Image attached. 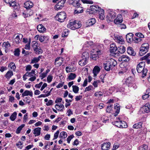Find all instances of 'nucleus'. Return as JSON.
<instances>
[{
  "label": "nucleus",
  "instance_id": "nucleus-1",
  "mask_svg": "<svg viewBox=\"0 0 150 150\" xmlns=\"http://www.w3.org/2000/svg\"><path fill=\"white\" fill-rule=\"evenodd\" d=\"M117 64V62L116 60L112 59H110L105 62L103 65L106 71H109L110 70H112Z\"/></svg>",
  "mask_w": 150,
  "mask_h": 150
},
{
  "label": "nucleus",
  "instance_id": "nucleus-2",
  "mask_svg": "<svg viewBox=\"0 0 150 150\" xmlns=\"http://www.w3.org/2000/svg\"><path fill=\"white\" fill-rule=\"evenodd\" d=\"M145 65V62H141L137 65V70L138 73L142 72V78L144 77L146 75L148 70L146 69H144V67Z\"/></svg>",
  "mask_w": 150,
  "mask_h": 150
},
{
  "label": "nucleus",
  "instance_id": "nucleus-3",
  "mask_svg": "<svg viewBox=\"0 0 150 150\" xmlns=\"http://www.w3.org/2000/svg\"><path fill=\"white\" fill-rule=\"evenodd\" d=\"M81 26V22L79 21L75 20L71 21H70L67 25V27L69 28L72 30H75L80 28Z\"/></svg>",
  "mask_w": 150,
  "mask_h": 150
},
{
  "label": "nucleus",
  "instance_id": "nucleus-4",
  "mask_svg": "<svg viewBox=\"0 0 150 150\" xmlns=\"http://www.w3.org/2000/svg\"><path fill=\"white\" fill-rule=\"evenodd\" d=\"M149 45L148 43H144L142 44L140 48L139 52V55L142 56L144 54L146 53L148 51L149 49Z\"/></svg>",
  "mask_w": 150,
  "mask_h": 150
},
{
  "label": "nucleus",
  "instance_id": "nucleus-5",
  "mask_svg": "<svg viewBox=\"0 0 150 150\" xmlns=\"http://www.w3.org/2000/svg\"><path fill=\"white\" fill-rule=\"evenodd\" d=\"M116 16V14L115 12L111 9L109 10L107 17V22L109 23L112 21Z\"/></svg>",
  "mask_w": 150,
  "mask_h": 150
},
{
  "label": "nucleus",
  "instance_id": "nucleus-6",
  "mask_svg": "<svg viewBox=\"0 0 150 150\" xmlns=\"http://www.w3.org/2000/svg\"><path fill=\"white\" fill-rule=\"evenodd\" d=\"M55 18L59 21L62 22L66 18V14L64 11L60 12L57 14Z\"/></svg>",
  "mask_w": 150,
  "mask_h": 150
},
{
  "label": "nucleus",
  "instance_id": "nucleus-7",
  "mask_svg": "<svg viewBox=\"0 0 150 150\" xmlns=\"http://www.w3.org/2000/svg\"><path fill=\"white\" fill-rule=\"evenodd\" d=\"M66 0H62L59 2L55 6L54 8L57 11L62 9L64 6V4Z\"/></svg>",
  "mask_w": 150,
  "mask_h": 150
},
{
  "label": "nucleus",
  "instance_id": "nucleus-8",
  "mask_svg": "<svg viewBox=\"0 0 150 150\" xmlns=\"http://www.w3.org/2000/svg\"><path fill=\"white\" fill-rule=\"evenodd\" d=\"M141 109L143 113L146 112L147 113L150 111V105L148 103H146Z\"/></svg>",
  "mask_w": 150,
  "mask_h": 150
},
{
  "label": "nucleus",
  "instance_id": "nucleus-9",
  "mask_svg": "<svg viewBox=\"0 0 150 150\" xmlns=\"http://www.w3.org/2000/svg\"><path fill=\"white\" fill-rule=\"evenodd\" d=\"M123 21L122 16L121 14L118 15L115 19L114 20V22L116 24H118L121 23Z\"/></svg>",
  "mask_w": 150,
  "mask_h": 150
},
{
  "label": "nucleus",
  "instance_id": "nucleus-10",
  "mask_svg": "<svg viewBox=\"0 0 150 150\" xmlns=\"http://www.w3.org/2000/svg\"><path fill=\"white\" fill-rule=\"evenodd\" d=\"M33 6V3L30 1H28L24 4V6L27 9H29L32 8Z\"/></svg>",
  "mask_w": 150,
  "mask_h": 150
},
{
  "label": "nucleus",
  "instance_id": "nucleus-11",
  "mask_svg": "<svg viewBox=\"0 0 150 150\" xmlns=\"http://www.w3.org/2000/svg\"><path fill=\"white\" fill-rule=\"evenodd\" d=\"M133 34L132 33H128L126 35V38L128 42L130 43L133 40Z\"/></svg>",
  "mask_w": 150,
  "mask_h": 150
},
{
  "label": "nucleus",
  "instance_id": "nucleus-12",
  "mask_svg": "<svg viewBox=\"0 0 150 150\" xmlns=\"http://www.w3.org/2000/svg\"><path fill=\"white\" fill-rule=\"evenodd\" d=\"M130 59V58L128 56L125 55H122L119 59L120 61L124 62H128Z\"/></svg>",
  "mask_w": 150,
  "mask_h": 150
},
{
  "label": "nucleus",
  "instance_id": "nucleus-13",
  "mask_svg": "<svg viewBox=\"0 0 150 150\" xmlns=\"http://www.w3.org/2000/svg\"><path fill=\"white\" fill-rule=\"evenodd\" d=\"M110 143L109 142L107 143H103L101 146L102 150H108L109 149Z\"/></svg>",
  "mask_w": 150,
  "mask_h": 150
},
{
  "label": "nucleus",
  "instance_id": "nucleus-14",
  "mask_svg": "<svg viewBox=\"0 0 150 150\" xmlns=\"http://www.w3.org/2000/svg\"><path fill=\"white\" fill-rule=\"evenodd\" d=\"M100 67L98 66H96L94 67L93 70L94 77H95L97 75V74L100 71Z\"/></svg>",
  "mask_w": 150,
  "mask_h": 150
},
{
  "label": "nucleus",
  "instance_id": "nucleus-15",
  "mask_svg": "<svg viewBox=\"0 0 150 150\" xmlns=\"http://www.w3.org/2000/svg\"><path fill=\"white\" fill-rule=\"evenodd\" d=\"M110 51L111 53H113L117 50V48L115 43L111 44L110 45Z\"/></svg>",
  "mask_w": 150,
  "mask_h": 150
},
{
  "label": "nucleus",
  "instance_id": "nucleus-16",
  "mask_svg": "<svg viewBox=\"0 0 150 150\" xmlns=\"http://www.w3.org/2000/svg\"><path fill=\"white\" fill-rule=\"evenodd\" d=\"M30 96L32 97L33 96V93L31 91H28L26 90L22 94V96L23 97L26 96Z\"/></svg>",
  "mask_w": 150,
  "mask_h": 150
},
{
  "label": "nucleus",
  "instance_id": "nucleus-17",
  "mask_svg": "<svg viewBox=\"0 0 150 150\" xmlns=\"http://www.w3.org/2000/svg\"><path fill=\"white\" fill-rule=\"evenodd\" d=\"M127 53L132 56H135L136 53L134 52L133 49L132 47H128L127 51Z\"/></svg>",
  "mask_w": 150,
  "mask_h": 150
},
{
  "label": "nucleus",
  "instance_id": "nucleus-18",
  "mask_svg": "<svg viewBox=\"0 0 150 150\" xmlns=\"http://www.w3.org/2000/svg\"><path fill=\"white\" fill-rule=\"evenodd\" d=\"M37 28L39 32L40 33H43L46 30L45 28L42 24L38 25Z\"/></svg>",
  "mask_w": 150,
  "mask_h": 150
},
{
  "label": "nucleus",
  "instance_id": "nucleus-19",
  "mask_svg": "<svg viewBox=\"0 0 150 150\" xmlns=\"http://www.w3.org/2000/svg\"><path fill=\"white\" fill-rule=\"evenodd\" d=\"M88 60L81 57L79 62V64L81 66H83L87 64Z\"/></svg>",
  "mask_w": 150,
  "mask_h": 150
},
{
  "label": "nucleus",
  "instance_id": "nucleus-20",
  "mask_svg": "<svg viewBox=\"0 0 150 150\" xmlns=\"http://www.w3.org/2000/svg\"><path fill=\"white\" fill-rule=\"evenodd\" d=\"M55 108L58 110H59L61 111H63V109L64 108V105L62 104H60L59 105L57 104L55 105Z\"/></svg>",
  "mask_w": 150,
  "mask_h": 150
},
{
  "label": "nucleus",
  "instance_id": "nucleus-21",
  "mask_svg": "<svg viewBox=\"0 0 150 150\" xmlns=\"http://www.w3.org/2000/svg\"><path fill=\"white\" fill-rule=\"evenodd\" d=\"M41 129V128L38 127L35 128L34 129L33 134L35 135V136H38L40 135Z\"/></svg>",
  "mask_w": 150,
  "mask_h": 150
},
{
  "label": "nucleus",
  "instance_id": "nucleus-22",
  "mask_svg": "<svg viewBox=\"0 0 150 150\" xmlns=\"http://www.w3.org/2000/svg\"><path fill=\"white\" fill-rule=\"evenodd\" d=\"M98 13L99 14V18L101 20H103L104 18V11L102 9H100L99 11L98 12Z\"/></svg>",
  "mask_w": 150,
  "mask_h": 150
},
{
  "label": "nucleus",
  "instance_id": "nucleus-23",
  "mask_svg": "<svg viewBox=\"0 0 150 150\" xmlns=\"http://www.w3.org/2000/svg\"><path fill=\"white\" fill-rule=\"evenodd\" d=\"M83 11V8L79 6L75 8L74 13L76 14H78L80 13H82Z\"/></svg>",
  "mask_w": 150,
  "mask_h": 150
},
{
  "label": "nucleus",
  "instance_id": "nucleus-24",
  "mask_svg": "<svg viewBox=\"0 0 150 150\" xmlns=\"http://www.w3.org/2000/svg\"><path fill=\"white\" fill-rule=\"evenodd\" d=\"M69 3L71 4L75 7L79 6H80L81 4L79 3V1H75L74 0H69Z\"/></svg>",
  "mask_w": 150,
  "mask_h": 150
},
{
  "label": "nucleus",
  "instance_id": "nucleus-25",
  "mask_svg": "<svg viewBox=\"0 0 150 150\" xmlns=\"http://www.w3.org/2000/svg\"><path fill=\"white\" fill-rule=\"evenodd\" d=\"M117 50L119 53L122 54L125 52V48L124 46L121 45L118 47Z\"/></svg>",
  "mask_w": 150,
  "mask_h": 150
},
{
  "label": "nucleus",
  "instance_id": "nucleus-26",
  "mask_svg": "<svg viewBox=\"0 0 150 150\" xmlns=\"http://www.w3.org/2000/svg\"><path fill=\"white\" fill-rule=\"evenodd\" d=\"M96 22V20L94 18H91L89 19L87 23L88 26H90L93 25Z\"/></svg>",
  "mask_w": 150,
  "mask_h": 150
},
{
  "label": "nucleus",
  "instance_id": "nucleus-27",
  "mask_svg": "<svg viewBox=\"0 0 150 150\" xmlns=\"http://www.w3.org/2000/svg\"><path fill=\"white\" fill-rule=\"evenodd\" d=\"M116 40L117 42L119 43L123 44L124 43V41L121 36H117L116 38Z\"/></svg>",
  "mask_w": 150,
  "mask_h": 150
},
{
  "label": "nucleus",
  "instance_id": "nucleus-28",
  "mask_svg": "<svg viewBox=\"0 0 150 150\" xmlns=\"http://www.w3.org/2000/svg\"><path fill=\"white\" fill-rule=\"evenodd\" d=\"M13 75V72L11 70H9L6 74L5 76L7 79H9Z\"/></svg>",
  "mask_w": 150,
  "mask_h": 150
},
{
  "label": "nucleus",
  "instance_id": "nucleus-29",
  "mask_svg": "<svg viewBox=\"0 0 150 150\" xmlns=\"http://www.w3.org/2000/svg\"><path fill=\"white\" fill-rule=\"evenodd\" d=\"M142 122H139L134 124L133 126V128L134 129H139L141 128Z\"/></svg>",
  "mask_w": 150,
  "mask_h": 150
},
{
  "label": "nucleus",
  "instance_id": "nucleus-30",
  "mask_svg": "<svg viewBox=\"0 0 150 150\" xmlns=\"http://www.w3.org/2000/svg\"><path fill=\"white\" fill-rule=\"evenodd\" d=\"M91 8L93 9L94 12L96 11V12L98 13V12L99 11L100 9H101L98 6H91Z\"/></svg>",
  "mask_w": 150,
  "mask_h": 150
},
{
  "label": "nucleus",
  "instance_id": "nucleus-31",
  "mask_svg": "<svg viewBox=\"0 0 150 150\" xmlns=\"http://www.w3.org/2000/svg\"><path fill=\"white\" fill-rule=\"evenodd\" d=\"M39 45L38 42L35 41H34L32 42V47L33 48V50H34L37 48L39 47Z\"/></svg>",
  "mask_w": 150,
  "mask_h": 150
},
{
  "label": "nucleus",
  "instance_id": "nucleus-32",
  "mask_svg": "<svg viewBox=\"0 0 150 150\" xmlns=\"http://www.w3.org/2000/svg\"><path fill=\"white\" fill-rule=\"evenodd\" d=\"M76 76L75 74L71 73L68 76V79L69 80H73L76 78Z\"/></svg>",
  "mask_w": 150,
  "mask_h": 150
},
{
  "label": "nucleus",
  "instance_id": "nucleus-33",
  "mask_svg": "<svg viewBox=\"0 0 150 150\" xmlns=\"http://www.w3.org/2000/svg\"><path fill=\"white\" fill-rule=\"evenodd\" d=\"M89 56L87 52H84L83 53L81 57L88 60Z\"/></svg>",
  "mask_w": 150,
  "mask_h": 150
},
{
  "label": "nucleus",
  "instance_id": "nucleus-34",
  "mask_svg": "<svg viewBox=\"0 0 150 150\" xmlns=\"http://www.w3.org/2000/svg\"><path fill=\"white\" fill-rule=\"evenodd\" d=\"M17 114V113L16 112H13L10 117V120L12 121H14L16 117Z\"/></svg>",
  "mask_w": 150,
  "mask_h": 150
},
{
  "label": "nucleus",
  "instance_id": "nucleus-35",
  "mask_svg": "<svg viewBox=\"0 0 150 150\" xmlns=\"http://www.w3.org/2000/svg\"><path fill=\"white\" fill-rule=\"evenodd\" d=\"M20 50L18 48L15 49L13 52L14 55L16 57H18L20 54Z\"/></svg>",
  "mask_w": 150,
  "mask_h": 150
},
{
  "label": "nucleus",
  "instance_id": "nucleus-36",
  "mask_svg": "<svg viewBox=\"0 0 150 150\" xmlns=\"http://www.w3.org/2000/svg\"><path fill=\"white\" fill-rule=\"evenodd\" d=\"M35 53L38 54H42V50L40 47H38L36 49L34 50Z\"/></svg>",
  "mask_w": 150,
  "mask_h": 150
},
{
  "label": "nucleus",
  "instance_id": "nucleus-37",
  "mask_svg": "<svg viewBox=\"0 0 150 150\" xmlns=\"http://www.w3.org/2000/svg\"><path fill=\"white\" fill-rule=\"evenodd\" d=\"M49 39L48 37L44 35L41 36L39 37V40L41 42H42L45 39L46 40H48Z\"/></svg>",
  "mask_w": 150,
  "mask_h": 150
},
{
  "label": "nucleus",
  "instance_id": "nucleus-38",
  "mask_svg": "<svg viewBox=\"0 0 150 150\" xmlns=\"http://www.w3.org/2000/svg\"><path fill=\"white\" fill-rule=\"evenodd\" d=\"M120 128H126L127 127L126 122L125 121H120Z\"/></svg>",
  "mask_w": 150,
  "mask_h": 150
},
{
  "label": "nucleus",
  "instance_id": "nucleus-39",
  "mask_svg": "<svg viewBox=\"0 0 150 150\" xmlns=\"http://www.w3.org/2000/svg\"><path fill=\"white\" fill-rule=\"evenodd\" d=\"M67 133L64 132H60L59 135V137L60 138H66L67 137Z\"/></svg>",
  "mask_w": 150,
  "mask_h": 150
},
{
  "label": "nucleus",
  "instance_id": "nucleus-40",
  "mask_svg": "<svg viewBox=\"0 0 150 150\" xmlns=\"http://www.w3.org/2000/svg\"><path fill=\"white\" fill-rule=\"evenodd\" d=\"M73 91L75 93H77L79 91V87L73 85L72 86Z\"/></svg>",
  "mask_w": 150,
  "mask_h": 150
},
{
  "label": "nucleus",
  "instance_id": "nucleus-41",
  "mask_svg": "<svg viewBox=\"0 0 150 150\" xmlns=\"http://www.w3.org/2000/svg\"><path fill=\"white\" fill-rule=\"evenodd\" d=\"M112 124L120 128V120H117L115 121L112 122Z\"/></svg>",
  "mask_w": 150,
  "mask_h": 150
},
{
  "label": "nucleus",
  "instance_id": "nucleus-42",
  "mask_svg": "<svg viewBox=\"0 0 150 150\" xmlns=\"http://www.w3.org/2000/svg\"><path fill=\"white\" fill-rule=\"evenodd\" d=\"M3 45L5 47L6 49H8L9 47H11V44L8 41L4 42L3 43Z\"/></svg>",
  "mask_w": 150,
  "mask_h": 150
},
{
  "label": "nucleus",
  "instance_id": "nucleus-43",
  "mask_svg": "<svg viewBox=\"0 0 150 150\" xmlns=\"http://www.w3.org/2000/svg\"><path fill=\"white\" fill-rule=\"evenodd\" d=\"M114 108L115 110H116L115 112V113H116L117 114L114 115V116H116L117 115V114L119 113L120 110V106L117 105H116L115 106Z\"/></svg>",
  "mask_w": 150,
  "mask_h": 150
},
{
  "label": "nucleus",
  "instance_id": "nucleus-44",
  "mask_svg": "<svg viewBox=\"0 0 150 150\" xmlns=\"http://www.w3.org/2000/svg\"><path fill=\"white\" fill-rule=\"evenodd\" d=\"M148 148V146L146 144H143L139 147L138 150H147Z\"/></svg>",
  "mask_w": 150,
  "mask_h": 150
},
{
  "label": "nucleus",
  "instance_id": "nucleus-45",
  "mask_svg": "<svg viewBox=\"0 0 150 150\" xmlns=\"http://www.w3.org/2000/svg\"><path fill=\"white\" fill-rule=\"evenodd\" d=\"M8 67L13 70H15L16 68V65L13 62L10 63L8 65Z\"/></svg>",
  "mask_w": 150,
  "mask_h": 150
},
{
  "label": "nucleus",
  "instance_id": "nucleus-46",
  "mask_svg": "<svg viewBox=\"0 0 150 150\" xmlns=\"http://www.w3.org/2000/svg\"><path fill=\"white\" fill-rule=\"evenodd\" d=\"M20 36L19 35H17L15 39L14 42H15L16 44H18L20 43Z\"/></svg>",
  "mask_w": 150,
  "mask_h": 150
},
{
  "label": "nucleus",
  "instance_id": "nucleus-47",
  "mask_svg": "<svg viewBox=\"0 0 150 150\" xmlns=\"http://www.w3.org/2000/svg\"><path fill=\"white\" fill-rule=\"evenodd\" d=\"M103 93L100 91H97L94 94L95 96L99 97L100 96H103Z\"/></svg>",
  "mask_w": 150,
  "mask_h": 150
},
{
  "label": "nucleus",
  "instance_id": "nucleus-48",
  "mask_svg": "<svg viewBox=\"0 0 150 150\" xmlns=\"http://www.w3.org/2000/svg\"><path fill=\"white\" fill-rule=\"evenodd\" d=\"M39 61L37 57H34L31 61L30 62V64H34L38 63Z\"/></svg>",
  "mask_w": 150,
  "mask_h": 150
},
{
  "label": "nucleus",
  "instance_id": "nucleus-49",
  "mask_svg": "<svg viewBox=\"0 0 150 150\" xmlns=\"http://www.w3.org/2000/svg\"><path fill=\"white\" fill-rule=\"evenodd\" d=\"M74 137V135L72 134L69 136L67 139V142L68 144H69L70 143V142L71 140Z\"/></svg>",
  "mask_w": 150,
  "mask_h": 150
},
{
  "label": "nucleus",
  "instance_id": "nucleus-50",
  "mask_svg": "<svg viewBox=\"0 0 150 150\" xmlns=\"http://www.w3.org/2000/svg\"><path fill=\"white\" fill-rule=\"evenodd\" d=\"M13 8L14 11H19L20 8L19 5L17 4L15 6L13 7Z\"/></svg>",
  "mask_w": 150,
  "mask_h": 150
},
{
  "label": "nucleus",
  "instance_id": "nucleus-51",
  "mask_svg": "<svg viewBox=\"0 0 150 150\" xmlns=\"http://www.w3.org/2000/svg\"><path fill=\"white\" fill-rule=\"evenodd\" d=\"M68 31L67 30H65L62 33V37H67L68 35Z\"/></svg>",
  "mask_w": 150,
  "mask_h": 150
},
{
  "label": "nucleus",
  "instance_id": "nucleus-52",
  "mask_svg": "<svg viewBox=\"0 0 150 150\" xmlns=\"http://www.w3.org/2000/svg\"><path fill=\"white\" fill-rule=\"evenodd\" d=\"M53 76L51 75H48L47 78V81L49 83H50L52 80Z\"/></svg>",
  "mask_w": 150,
  "mask_h": 150
},
{
  "label": "nucleus",
  "instance_id": "nucleus-53",
  "mask_svg": "<svg viewBox=\"0 0 150 150\" xmlns=\"http://www.w3.org/2000/svg\"><path fill=\"white\" fill-rule=\"evenodd\" d=\"M112 105H110L109 106H108L106 108V112H107L109 113L110 112V111L112 109Z\"/></svg>",
  "mask_w": 150,
  "mask_h": 150
},
{
  "label": "nucleus",
  "instance_id": "nucleus-54",
  "mask_svg": "<svg viewBox=\"0 0 150 150\" xmlns=\"http://www.w3.org/2000/svg\"><path fill=\"white\" fill-rule=\"evenodd\" d=\"M93 86H89L87 87H86L84 91V92H86L87 91H89L92 90L93 88Z\"/></svg>",
  "mask_w": 150,
  "mask_h": 150
},
{
  "label": "nucleus",
  "instance_id": "nucleus-55",
  "mask_svg": "<svg viewBox=\"0 0 150 150\" xmlns=\"http://www.w3.org/2000/svg\"><path fill=\"white\" fill-rule=\"evenodd\" d=\"M63 58H61V61H58L57 62H56V64H55V62L54 64H55V65H57L58 66H60L61 65H62V64L63 63Z\"/></svg>",
  "mask_w": 150,
  "mask_h": 150
},
{
  "label": "nucleus",
  "instance_id": "nucleus-56",
  "mask_svg": "<svg viewBox=\"0 0 150 150\" xmlns=\"http://www.w3.org/2000/svg\"><path fill=\"white\" fill-rule=\"evenodd\" d=\"M98 57V55L96 54H92L91 57V58L94 60H96Z\"/></svg>",
  "mask_w": 150,
  "mask_h": 150
},
{
  "label": "nucleus",
  "instance_id": "nucleus-57",
  "mask_svg": "<svg viewBox=\"0 0 150 150\" xmlns=\"http://www.w3.org/2000/svg\"><path fill=\"white\" fill-rule=\"evenodd\" d=\"M17 4V3L15 1H13L11 2L9 4L10 7H13Z\"/></svg>",
  "mask_w": 150,
  "mask_h": 150
},
{
  "label": "nucleus",
  "instance_id": "nucleus-58",
  "mask_svg": "<svg viewBox=\"0 0 150 150\" xmlns=\"http://www.w3.org/2000/svg\"><path fill=\"white\" fill-rule=\"evenodd\" d=\"M135 35L138 37L141 38H143L144 37V35L141 33H137Z\"/></svg>",
  "mask_w": 150,
  "mask_h": 150
},
{
  "label": "nucleus",
  "instance_id": "nucleus-59",
  "mask_svg": "<svg viewBox=\"0 0 150 150\" xmlns=\"http://www.w3.org/2000/svg\"><path fill=\"white\" fill-rule=\"evenodd\" d=\"M102 51H103V49H104V46L103 44H100L98 45L97 46V50H101V49H102Z\"/></svg>",
  "mask_w": 150,
  "mask_h": 150
},
{
  "label": "nucleus",
  "instance_id": "nucleus-60",
  "mask_svg": "<svg viewBox=\"0 0 150 150\" xmlns=\"http://www.w3.org/2000/svg\"><path fill=\"white\" fill-rule=\"evenodd\" d=\"M47 75L46 74L45 72H43L42 73H41V75L40 76V77L41 79H42L46 77Z\"/></svg>",
  "mask_w": 150,
  "mask_h": 150
},
{
  "label": "nucleus",
  "instance_id": "nucleus-61",
  "mask_svg": "<svg viewBox=\"0 0 150 150\" xmlns=\"http://www.w3.org/2000/svg\"><path fill=\"white\" fill-rule=\"evenodd\" d=\"M133 40L136 43H137L141 40V39L138 38L134 37L133 38Z\"/></svg>",
  "mask_w": 150,
  "mask_h": 150
},
{
  "label": "nucleus",
  "instance_id": "nucleus-62",
  "mask_svg": "<svg viewBox=\"0 0 150 150\" xmlns=\"http://www.w3.org/2000/svg\"><path fill=\"white\" fill-rule=\"evenodd\" d=\"M81 1L83 3H87L91 4H92L93 3V1H90L89 0H81Z\"/></svg>",
  "mask_w": 150,
  "mask_h": 150
},
{
  "label": "nucleus",
  "instance_id": "nucleus-63",
  "mask_svg": "<svg viewBox=\"0 0 150 150\" xmlns=\"http://www.w3.org/2000/svg\"><path fill=\"white\" fill-rule=\"evenodd\" d=\"M30 42H28V44H26L25 46V48L26 50H29L30 49Z\"/></svg>",
  "mask_w": 150,
  "mask_h": 150
},
{
  "label": "nucleus",
  "instance_id": "nucleus-64",
  "mask_svg": "<svg viewBox=\"0 0 150 150\" xmlns=\"http://www.w3.org/2000/svg\"><path fill=\"white\" fill-rule=\"evenodd\" d=\"M66 71L67 73L72 71L73 69L72 68L70 67H67L66 68Z\"/></svg>",
  "mask_w": 150,
  "mask_h": 150
}]
</instances>
